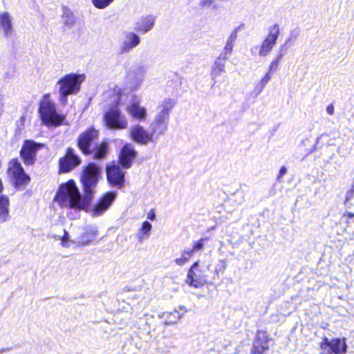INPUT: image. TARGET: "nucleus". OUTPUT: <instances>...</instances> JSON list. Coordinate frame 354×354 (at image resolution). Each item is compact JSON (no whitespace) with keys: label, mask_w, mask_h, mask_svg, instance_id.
<instances>
[{"label":"nucleus","mask_w":354,"mask_h":354,"mask_svg":"<svg viewBox=\"0 0 354 354\" xmlns=\"http://www.w3.org/2000/svg\"><path fill=\"white\" fill-rule=\"evenodd\" d=\"M85 198V194H81L75 182L69 180L59 187L54 200L62 208L80 211L86 209L91 204L90 201Z\"/></svg>","instance_id":"nucleus-1"},{"label":"nucleus","mask_w":354,"mask_h":354,"mask_svg":"<svg viewBox=\"0 0 354 354\" xmlns=\"http://www.w3.org/2000/svg\"><path fill=\"white\" fill-rule=\"evenodd\" d=\"M175 104L174 100L165 98L158 106V111L150 124V131L156 140L168 130L170 113Z\"/></svg>","instance_id":"nucleus-2"},{"label":"nucleus","mask_w":354,"mask_h":354,"mask_svg":"<svg viewBox=\"0 0 354 354\" xmlns=\"http://www.w3.org/2000/svg\"><path fill=\"white\" fill-rule=\"evenodd\" d=\"M84 74L71 73L60 78L56 86H58L59 100L62 104L68 102V97L77 94L81 89V84L85 80Z\"/></svg>","instance_id":"nucleus-3"},{"label":"nucleus","mask_w":354,"mask_h":354,"mask_svg":"<svg viewBox=\"0 0 354 354\" xmlns=\"http://www.w3.org/2000/svg\"><path fill=\"white\" fill-rule=\"evenodd\" d=\"M100 176V168L93 162L85 166L82 170L80 182L82 185L83 192L86 196L85 200L88 198L91 203L96 193V187Z\"/></svg>","instance_id":"nucleus-4"},{"label":"nucleus","mask_w":354,"mask_h":354,"mask_svg":"<svg viewBox=\"0 0 354 354\" xmlns=\"http://www.w3.org/2000/svg\"><path fill=\"white\" fill-rule=\"evenodd\" d=\"M39 113L45 125L59 126L65 118L64 115L57 112L55 104L47 97L40 102Z\"/></svg>","instance_id":"nucleus-5"},{"label":"nucleus","mask_w":354,"mask_h":354,"mask_svg":"<svg viewBox=\"0 0 354 354\" xmlns=\"http://www.w3.org/2000/svg\"><path fill=\"white\" fill-rule=\"evenodd\" d=\"M8 173L12 176V181L16 189H24L30 182V178L24 171L17 159H12L8 163Z\"/></svg>","instance_id":"nucleus-6"},{"label":"nucleus","mask_w":354,"mask_h":354,"mask_svg":"<svg viewBox=\"0 0 354 354\" xmlns=\"http://www.w3.org/2000/svg\"><path fill=\"white\" fill-rule=\"evenodd\" d=\"M186 283L189 286L198 288L208 283L207 275L205 269L199 268V261H197L189 269L186 279Z\"/></svg>","instance_id":"nucleus-7"},{"label":"nucleus","mask_w":354,"mask_h":354,"mask_svg":"<svg viewBox=\"0 0 354 354\" xmlns=\"http://www.w3.org/2000/svg\"><path fill=\"white\" fill-rule=\"evenodd\" d=\"M104 121L106 126L111 129H125L129 124L126 116L116 106L106 112Z\"/></svg>","instance_id":"nucleus-8"},{"label":"nucleus","mask_w":354,"mask_h":354,"mask_svg":"<svg viewBox=\"0 0 354 354\" xmlns=\"http://www.w3.org/2000/svg\"><path fill=\"white\" fill-rule=\"evenodd\" d=\"M41 147V145L33 140H25L20 151V156L25 165L29 166L35 164L37 152Z\"/></svg>","instance_id":"nucleus-9"},{"label":"nucleus","mask_w":354,"mask_h":354,"mask_svg":"<svg viewBox=\"0 0 354 354\" xmlns=\"http://www.w3.org/2000/svg\"><path fill=\"white\" fill-rule=\"evenodd\" d=\"M279 33V27L277 24H274L269 28L268 34L265 39L262 41L259 48V56H267L272 50L274 45L277 43Z\"/></svg>","instance_id":"nucleus-10"},{"label":"nucleus","mask_w":354,"mask_h":354,"mask_svg":"<svg viewBox=\"0 0 354 354\" xmlns=\"http://www.w3.org/2000/svg\"><path fill=\"white\" fill-rule=\"evenodd\" d=\"M129 136L133 141L142 145H146L149 142H155L156 141L151 131L149 132L140 124L131 127L129 131Z\"/></svg>","instance_id":"nucleus-11"},{"label":"nucleus","mask_w":354,"mask_h":354,"mask_svg":"<svg viewBox=\"0 0 354 354\" xmlns=\"http://www.w3.org/2000/svg\"><path fill=\"white\" fill-rule=\"evenodd\" d=\"M81 163L80 157L75 153L73 149L69 147L67 149L65 156L59 159V171L63 173H66Z\"/></svg>","instance_id":"nucleus-12"},{"label":"nucleus","mask_w":354,"mask_h":354,"mask_svg":"<svg viewBox=\"0 0 354 354\" xmlns=\"http://www.w3.org/2000/svg\"><path fill=\"white\" fill-rule=\"evenodd\" d=\"M115 192H109L104 194L94 205L91 215L93 217L102 216L111 205L116 198Z\"/></svg>","instance_id":"nucleus-13"},{"label":"nucleus","mask_w":354,"mask_h":354,"mask_svg":"<svg viewBox=\"0 0 354 354\" xmlns=\"http://www.w3.org/2000/svg\"><path fill=\"white\" fill-rule=\"evenodd\" d=\"M106 170L107 181L111 186L118 189L124 186L125 173L119 166L115 165L106 166Z\"/></svg>","instance_id":"nucleus-14"},{"label":"nucleus","mask_w":354,"mask_h":354,"mask_svg":"<svg viewBox=\"0 0 354 354\" xmlns=\"http://www.w3.org/2000/svg\"><path fill=\"white\" fill-rule=\"evenodd\" d=\"M98 136V132L94 129H89L80 135L77 145L80 149L86 155L92 153L91 146L93 140Z\"/></svg>","instance_id":"nucleus-15"},{"label":"nucleus","mask_w":354,"mask_h":354,"mask_svg":"<svg viewBox=\"0 0 354 354\" xmlns=\"http://www.w3.org/2000/svg\"><path fill=\"white\" fill-rule=\"evenodd\" d=\"M130 99L129 104L127 105V112L133 118L142 120L147 117L146 109L140 105V102L133 94H129L127 97Z\"/></svg>","instance_id":"nucleus-16"},{"label":"nucleus","mask_w":354,"mask_h":354,"mask_svg":"<svg viewBox=\"0 0 354 354\" xmlns=\"http://www.w3.org/2000/svg\"><path fill=\"white\" fill-rule=\"evenodd\" d=\"M136 153L133 147L129 144H127L122 147L120 154L119 161L124 169L131 167L132 161L136 156Z\"/></svg>","instance_id":"nucleus-17"},{"label":"nucleus","mask_w":354,"mask_h":354,"mask_svg":"<svg viewBox=\"0 0 354 354\" xmlns=\"http://www.w3.org/2000/svg\"><path fill=\"white\" fill-rule=\"evenodd\" d=\"M268 338L266 332L258 331L253 344L252 354H263L268 349Z\"/></svg>","instance_id":"nucleus-18"},{"label":"nucleus","mask_w":354,"mask_h":354,"mask_svg":"<svg viewBox=\"0 0 354 354\" xmlns=\"http://www.w3.org/2000/svg\"><path fill=\"white\" fill-rule=\"evenodd\" d=\"M97 234V227L93 225L86 226L84 228V232L77 239V245L85 246L89 245L95 239Z\"/></svg>","instance_id":"nucleus-19"},{"label":"nucleus","mask_w":354,"mask_h":354,"mask_svg":"<svg viewBox=\"0 0 354 354\" xmlns=\"http://www.w3.org/2000/svg\"><path fill=\"white\" fill-rule=\"evenodd\" d=\"M140 42L139 36L133 32H125L124 39L122 43L120 50L122 53H128L136 47Z\"/></svg>","instance_id":"nucleus-20"},{"label":"nucleus","mask_w":354,"mask_h":354,"mask_svg":"<svg viewBox=\"0 0 354 354\" xmlns=\"http://www.w3.org/2000/svg\"><path fill=\"white\" fill-rule=\"evenodd\" d=\"M154 23L155 18L153 16L142 17L135 23L134 29L139 32L146 33L152 29Z\"/></svg>","instance_id":"nucleus-21"},{"label":"nucleus","mask_w":354,"mask_h":354,"mask_svg":"<svg viewBox=\"0 0 354 354\" xmlns=\"http://www.w3.org/2000/svg\"><path fill=\"white\" fill-rule=\"evenodd\" d=\"M0 28L3 30L5 37H8L12 35V17L8 12L0 13Z\"/></svg>","instance_id":"nucleus-22"},{"label":"nucleus","mask_w":354,"mask_h":354,"mask_svg":"<svg viewBox=\"0 0 354 354\" xmlns=\"http://www.w3.org/2000/svg\"><path fill=\"white\" fill-rule=\"evenodd\" d=\"M239 28L240 27H236V28H234L233 31L230 33L228 39H227L225 46L223 48V51L220 55L223 56V59H227L228 56L232 54L233 51L234 44L236 40Z\"/></svg>","instance_id":"nucleus-23"},{"label":"nucleus","mask_w":354,"mask_h":354,"mask_svg":"<svg viewBox=\"0 0 354 354\" xmlns=\"http://www.w3.org/2000/svg\"><path fill=\"white\" fill-rule=\"evenodd\" d=\"M347 344L345 338H335L332 339L331 346L328 351V354H345L347 352Z\"/></svg>","instance_id":"nucleus-24"},{"label":"nucleus","mask_w":354,"mask_h":354,"mask_svg":"<svg viewBox=\"0 0 354 354\" xmlns=\"http://www.w3.org/2000/svg\"><path fill=\"white\" fill-rule=\"evenodd\" d=\"M222 60H223V56L219 55L212 66L211 75L214 80V85L216 83V79L225 72V63Z\"/></svg>","instance_id":"nucleus-25"},{"label":"nucleus","mask_w":354,"mask_h":354,"mask_svg":"<svg viewBox=\"0 0 354 354\" xmlns=\"http://www.w3.org/2000/svg\"><path fill=\"white\" fill-rule=\"evenodd\" d=\"M10 200L6 195L0 196V223H5L9 218Z\"/></svg>","instance_id":"nucleus-26"},{"label":"nucleus","mask_w":354,"mask_h":354,"mask_svg":"<svg viewBox=\"0 0 354 354\" xmlns=\"http://www.w3.org/2000/svg\"><path fill=\"white\" fill-rule=\"evenodd\" d=\"M160 319H165V324H175L181 318L182 315L174 310L173 312H161L158 314Z\"/></svg>","instance_id":"nucleus-27"},{"label":"nucleus","mask_w":354,"mask_h":354,"mask_svg":"<svg viewBox=\"0 0 354 354\" xmlns=\"http://www.w3.org/2000/svg\"><path fill=\"white\" fill-rule=\"evenodd\" d=\"M152 225L149 221H144L139 231L137 233V238L139 243H142L144 240L149 239Z\"/></svg>","instance_id":"nucleus-28"},{"label":"nucleus","mask_w":354,"mask_h":354,"mask_svg":"<svg viewBox=\"0 0 354 354\" xmlns=\"http://www.w3.org/2000/svg\"><path fill=\"white\" fill-rule=\"evenodd\" d=\"M62 23L68 28H71L75 24V17L73 12L66 7L63 8L62 16Z\"/></svg>","instance_id":"nucleus-29"},{"label":"nucleus","mask_w":354,"mask_h":354,"mask_svg":"<svg viewBox=\"0 0 354 354\" xmlns=\"http://www.w3.org/2000/svg\"><path fill=\"white\" fill-rule=\"evenodd\" d=\"M193 256L189 250H184L181 252L180 256L174 260V263L179 266L185 265Z\"/></svg>","instance_id":"nucleus-30"},{"label":"nucleus","mask_w":354,"mask_h":354,"mask_svg":"<svg viewBox=\"0 0 354 354\" xmlns=\"http://www.w3.org/2000/svg\"><path fill=\"white\" fill-rule=\"evenodd\" d=\"M107 153V145L106 143H101L96 146V147L92 151L93 158L95 159H102L105 157Z\"/></svg>","instance_id":"nucleus-31"},{"label":"nucleus","mask_w":354,"mask_h":354,"mask_svg":"<svg viewBox=\"0 0 354 354\" xmlns=\"http://www.w3.org/2000/svg\"><path fill=\"white\" fill-rule=\"evenodd\" d=\"M286 49L283 51H279V55L273 59L268 67V72L274 73L278 68L279 64L281 63V59L286 54Z\"/></svg>","instance_id":"nucleus-32"},{"label":"nucleus","mask_w":354,"mask_h":354,"mask_svg":"<svg viewBox=\"0 0 354 354\" xmlns=\"http://www.w3.org/2000/svg\"><path fill=\"white\" fill-rule=\"evenodd\" d=\"M198 6L201 9L212 8L214 10H218L220 8L216 0H200Z\"/></svg>","instance_id":"nucleus-33"},{"label":"nucleus","mask_w":354,"mask_h":354,"mask_svg":"<svg viewBox=\"0 0 354 354\" xmlns=\"http://www.w3.org/2000/svg\"><path fill=\"white\" fill-rule=\"evenodd\" d=\"M208 238H201L199 240L194 241L192 245V248L189 249L194 254L195 252L202 251L204 249V244Z\"/></svg>","instance_id":"nucleus-34"},{"label":"nucleus","mask_w":354,"mask_h":354,"mask_svg":"<svg viewBox=\"0 0 354 354\" xmlns=\"http://www.w3.org/2000/svg\"><path fill=\"white\" fill-rule=\"evenodd\" d=\"M299 34V30L298 28H295V29L291 30L290 32L289 38L287 39L286 43L281 46V51H283L285 49L286 50H287L286 45L289 42H294L297 39Z\"/></svg>","instance_id":"nucleus-35"},{"label":"nucleus","mask_w":354,"mask_h":354,"mask_svg":"<svg viewBox=\"0 0 354 354\" xmlns=\"http://www.w3.org/2000/svg\"><path fill=\"white\" fill-rule=\"evenodd\" d=\"M113 0H92L94 6L98 9H104L108 7Z\"/></svg>","instance_id":"nucleus-36"},{"label":"nucleus","mask_w":354,"mask_h":354,"mask_svg":"<svg viewBox=\"0 0 354 354\" xmlns=\"http://www.w3.org/2000/svg\"><path fill=\"white\" fill-rule=\"evenodd\" d=\"M227 263L225 260H224V259L220 260L216 266V268L214 271V274L218 276L220 273H223L225 270L227 268Z\"/></svg>","instance_id":"nucleus-37"},{"label":"nucleus","mask_w":354,"mask_h":354,"mask_svg":"<svg viewBox=\"0 0 354 354\" xmlns=\"http://www.w3.org/2000/svg\"><path fill=\"white\" fill-rule=\"evenodd\" d=\"M61 240V245L64 248H69L70 247V243H74L75 241H69V234L68 232L66 230H64V235L60 239Z\"/></svg>","instance_id":"nucleus-38"},{"label":"nucleus","mask_w":354,"mask_h":354,"mask_svg":"<svg viewBox=\"0 0 354 354\" xmlns=\"http://www.w3.org/2000/svg\"><path fill=\"white\" fill-rule=\"evenodd\" d=\"M332 343V339L330 340L327 337H325L322 343L320 344V347L322 349H326L327 348H330Z\"/></svg>","instance_id":"nucleus-39"},{"label":"nucleus","mask_w":354,"mask_h":354,"mask_svg":"<svg viewBox=\"0 0 354 354\" xmlns=\"http://www.w3.org/2000/svg\"><path fill=\"white\" fill-rule=\"evenodd\" d=\"M272 74L270 72H267L266 74L263 77V78L260 80L261 84H262L263 86H266L268 82L270 80L272 77Z\"/></svg>","instance_id":"nucleus-40"},{"label":"nucleus","mask_w":354,"mask_h":354,"mask_svg":"<svg viewBox=\"0 0 354 354\" xmlns=\"http://www.w3.org/2000/svg\"><path fill=\"white\" fill-rule=\"evenodd\" d=\"M354 196V185L352 186V187L346 192V198L345 202L349 201L351 199H352Z\"/></svg>","instance_id":"nucleus-41"},{"label":"nucleus","mask_w":354,"mask_h":354,"mask_svg":"<svg viewBox=\"0 0 354 354\" xmlns=\"http://www.w3.org/2000/svg\"><path fill=\"white\" fill-rule=\"evenodd\" d=\"M287 173V169L286 167L283 166L281 167L280 170H279V175L277 176V180L279 181L281 180V178H283V176Z\"/></svg>","instance_id":"nucleus-42"},{"label":"nucleus","mask_w":354,"mask_h":354,"mask_svg":"<svg viewBox=\"0 0 354 354\" xmlns=\"http://www.w3.org/2000/svg\"><path fill=\"white\" fill-rule=\"evenodd\" d=\"M120 89L117 91V94L114 97L113 102L117 104H119L120 102L122 100L123 95L122 94H119Z\"/></svg>","instance_id":"nucleus-43"},{"label":"nucleus","mask_w":354,"mask_h":354,"mask_svg":"<svg viewBox=\"0 0 354 354\" xmlns=\"http://www.w3.org/2000/svg\"><path fill=\"white\" fill-rule=\"evenodd\" d=\"M323 136V135H321L319 137H318L317 138V140H316V143L315 144V145L313 146V149H310V152H313V151H315L317 150V149H319L321 147V146H318V143H319V140L321 139V138Z\"/></svg>","instance_id":"nucleus-44"},{"label":"nucleus","mask_w":354,"mask_h":354,"mask_svg":"<svg viewBox=\"0 0 354 354\" xmlns=\"http://www.w3.org/2000/svg\"><path fill=\"white\" fill-rule=\"evenodd\" d=\"M326 112L328 114H329L330 115L334 114L335 109H334V106L333 104H329L328 106H327Z\"/></svg>","instance_id":"nucleus-45"},{"label":"nucleus","mask_w":354,"mask_h":354,"mask_svg":"<svg viewBox=\"0 0 354 354\" xmlns=\"http://www.w3.org/2000/svg\"><path fill=\"white\" fill-rule=\"evenodd\" d=\"M265 86H263L262 84H261V82H259L255 87V91L257 92V94H259L263 91Z\"/></svg>","instance_id":"nucleus-46"},{"label":"nucleus","mask_w":354,"mask_h":354,"mask_svg":"<svg viewBox=\"0 0 354 354\" xmlns=\"http://www.w3.org/2000/svg\"><path fill=\"white\" fill-rule=\"evenodd\" d=\"M258 47L257 46H254L252 47L251 49H250V51H251V53L252 55H254L255 53H256V50H257Z\"/></svg>","instance_id":"nucleus-47"},{"label":"nucleus","mask_w":354,"mask_h":354,"mask_svg":"<svg viewBox=\"0 0 354 354\" xmlns=\"http://www.w3.org/2000/svg\"><path fill=\"white\" fill-rule=\"evenodd\" d=\"M9 351H10L9 348H1V349H0V354L3 353L4 352Z\"/></svg>","instance_id":"nucleus-48"},{"label":"nucleus","mask_w":354,"mask_h":354,"mask_svg":"<svg viewBox=\"0 0 354 354\" xmlns=\"http://www.w3.org/2000/svg\"><path fill=\"white\" fill-rule=\"evenodd\" d=\"M156 215L154 213H153L151 215H148V218L153 221L155 219Z\"/></svg>","instance_id":"nucleus-49"},{"label":"nucleus","mask_w":354,"mask_h":354,"mask_svg":"<svg viewBox=\"0 0 354 354\" xmlns=\"http://www.w3.org/2000/svg\"><path fill=\"white\" fill-rule=\"evenodd\" d=\"M347 216L349 218H352L354 217V214L353 213H351V212H348L347 213Z\"/></svg>","instance_id":"nucleus-50"},{"label":"nucleus","mask_w":354,"mask_h":354,"mask_svg":"<svg viewBox=\"0 0 354 354\" xmlns=\"http://www.w3.org/2000/svg\"><path fill=\"white\" fill-rule=\"evenodd\" d=\"M142 78H143V75L141 74V75H140L139 78H138V82H139L138 84H139V85L141 84V82H142Z\"/></svg>","instance_id":"nucleus-51"},{"label":"nucleus","mask_w":354,"mask_h":354,"mask_svg":"<svg viewBox=\"0 0 354 354\" xmlns=\"http://www.w3.org/2000/svg\"><path fill=\"white\" fill-rule=\"evenodd\" d=\"M210 269H211V265L209 264V265H208V266H207V270H210Z\"/></svg>","instance_id":"nucleus-52"},{"label":"nucleus","mask_w":354,"mask_h":354,"mask_svg":"<svg viewBox=\"0 0 354 354\" xmlns=\"http://www.w3.org/2000/svg\"><path fill=\"white\" fill-rule=\"evenodd\" d=\"M180 308L181 310H185V307L184 306H180Z\"/></svg>","instance_id":"nucleus-53"}]
</instances>
